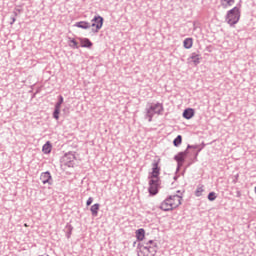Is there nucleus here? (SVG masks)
<instances>
[{
	"instance_id": "7c9ffc66",
	"label": "nucleus",
	"mask_w": 256,
	"mask_h": 256,
	"mask_svg": "<svg viewBox=\"0 0 256 256\" xmlns=\"http://www.w3.org/2000/svg\"><path fill=\"white\" fill-rule=\"evenodd\" d=\"M199 147H200L199 145L188 144L186 150H188V151H189V149H198L199 150Z\"/></svg>"
},
{
	"instance_id": "4468645a",
	"label": "nucleus",
	"mask_w": 256,
	"mask_h": 256,
	"mask_svg": "<svg viewBox=\"0 0 256 256\" xmlns=\"http://www.w3.org/2000/svg\"><path fill=\"white\" fill-rule=\"evenodd\" d=\"M182 117H184V119H193V117H195V109L193 108H186L183 111Z\"/></svg>"
},
{
	"instance_id": "72a5a7b5",
	"label": "nucleus",
	"mask_w": 256,
	"mask_h": 256,
	"mask_svg": "<svg viewBox=\"0 0 256 256\" xmlns=\"http://www.w3.org/2000/svg\"><path fill=\"white\" fill-rule=\"evenodd\" d=\"M16 21H17V19L15 18V16H11L10 25H13Z\"/></svg>"
},
{
	"instance_id": "c9c22d12",
	"label": "nucleus",
	"mask_w": 256,
	"mask_h": 256,
	"mask_svg": "<svg viewBox=\"0 0 256 256\" xmlns=\"http://www.w3.org/2000/svg\"><path fill=\"white\" fill-rule=\"evenodd\" d=\"M17 15H19L17 12H16V10L13 12V16L12 17H17Z\"/></svg>"
},
{
	"instance_id": "473e14b6",
	"label": "nucleus",
	"mask_w": 256,
	"mask_h": 256,
	"mask_svg": "<svg viewBox=\"0 0 256 256\" xmlns=\"http://www.w3.org/2000/svg\"><path fill=\"white\" fill-rule=\"evenodd\" d=\"M93 203V197H89L86 201V206L89 207Z\"/></svg>"
},
{
	"instance_id": "7ed1b4c3",
	"label": "nucleus",
	"mask_w": 256,
	"mask_h": 256,
	"mask_svg": "<svg viewBox=\"0 0 256 256\" xmlns=\"http://www.w3.org/2000/svg\"><path fill=\"white\" fill-rule=\"evenodd\" d=\"M161 178H149L148 192L151 197H155L159 193Z\"/></svg>"
},
{
	"instance_id": "b1692460",
	"label": "nucleus",
	"mask_w": 256,
	"mask_h": 256,
	"mask_svg": "<svg viewBox=\"0 0 256 256\" xmlns=\"http://www.w3.org/2000/svg\"><path fill=\"white\" fill-rule=\"evenodd\" d=\"M61 113V108L54 107L53 117L56 121H59V115Z\"/></svg>"
},
{
	"instance_id": "f03ea898",
	"label": "nucleus",
	"mask_w": 256,
	"mask_h": 256,
	"mask_svg": "<svg viewBox=\"0 0 256 256\" xmlns=\"http://www.w3.org/2000/svg\"><path fill=\"white\" fill-rule=\"evenodd\" d=\"M138 249L143 256H155L157 255V251L159 246L157 244H153V246H145V244H138Z\"/></svg>"
},
{
	"instance_id": "c85d7f7f",
	"label": "nucleus",
	"mask_w": 256,
	"mask_h": 256,
	"mask_svg": "<svg viewBox=\"0 0 256 256\" xmlns=\"http://www.w3.org/2000/svg\"><path fill=\"white\" fill-rule=\"evenodd\" d=\"M153 244H157V242H155V240H149L148 242L144 243L145 247H152Z\"/></svg>"
},
{
	"instance_id": "0eeeda50",
	"label": "nucleus",
	"mask_w": 256,
	"mask_h": 256,
	"mask_svg": "<svg viewBox=\"0 0 256 256\" xmlns=\"http://www.w3.org/2000/svg\"><path fill=\"white\" fill-rule=\"evenodd\" d=\"M40 181H42L43 185H53V177L51 176V172H43L40 175Z\"/></svg>"
},
{
	"instance_id": "412c9836",
	"label": "nucleus",
	"mask_w": 256,
	"mask_h": 256,
	"mask_svg": "<svg viewBox=\"0 0 256 256\" xmlns=\"http://www.w3.org/2000/svg\"><path fill=\"white\" fill-rule=\"evenodd\" d=\"M183 143V136L178 135L174 140H173V145L174 147H179Z\"/></svg>"
},
{
	"instance_id": "58836bf2",
	"label": "nucleus",
	"mask_w": 256,
	"mask_h": 256,
	"mask_svg": "<svg viewBox=\"0 0 256 256\" xmlns=\"http://www.w3.org/2000/svg\"><path fill=\"white\" fill-rule=\"evenodd\" d=\"M177 193H181V191L178 190Z\"/></svg>"
},
{
	"instance_id": "f257e3e1",
	"label": "nucleus",
	"mask_w": 256,
	"mask_h": 256,
	"mask_svg": "<svg viewBox=\"0 0 256 256\" xmlns=\"http://www.w3.org/2000/svg\"><path fill=\"white\" fill-rule=\"evenodd\" d=\"M239 19H241V11L239 10V7L232 8L225 16V21L230 27H235V25L239 23Z\"/></svg>"
},
{
	"instance_id": "4c0bfd02",
	"label": "nucleus",
	"mask_w": 256,
	"mask_h": 256,
	"mask_svg": "<svg viewBox=\"0 0 256 256\" xmlns=\"http://www.w3.org/2000/svg\"><path fill=\"white\" fill-rule=\"evenodd\" d=\"M177 178H178V177H177V176H175V177H174V180H175V181H177Z\"/></svg>"
},
{
	"instance_id": "a878e982",
	"label": "nucleus",
	"mask_w": 256,
	"mask_h": 256,
	"mask_svg": "<svg viewBox=\"0 0 256 256\" xmlns=\"http://www.w3.org/2000/svg\"><path fill=\"white\" fill-rule=\"evenodd\" d=\"M203 149H205V142H202L201 145H199V149L195 153V159H197L199 153H201V151H203Z\"/></svg>"
},
{
	"instance_id": "20e7f679",
	"label": "nucleus",
	"mask_w": 256,
	"mask_h": 256,
	"mask_svg": "<svg viewBox=\"0 0 256 256\" xmlns=\"http://www.w3.org/2000/svg\"><path fill=\"white\" fill-rule=\"evenodd\" d=\"M76 159L77 158L75 157V152H67L60 159V163L65 167H75Z\"/></svg>"
},
{
	"instance_id": "e433bc0d",
	"label": "nucleus",
	"mask_w": 256,
	"mask_h": 256,
	"mask_svg": "<svg viewBox=\"0 0 256 256\" xmlns=\"http://www.w3.org/2000/svg\"><path fill=\"white\" fill-rule=\"evenodd\" d=\"M16 13H21V9H16Z\"/></svg>"
},
{
	"instance_id": "5701e85b",
	"label": "nucleus",
	"mask_w": 256,
	"mask_h": 256,
	"mask_svg": "<svg viewBox=\"0 0 256 256\" xmlns=\"http://www.w3.org/2000/svg\"><path fill=\"white\" fill-rule=\"evenodd\" d=\"M203 185H199L197 186V189L195 191V196L196 197H201V195H203V191H205V189H203Z\"/></svg>"
},
{
	"instance_id": "1a4fd4ad",
	"label": "nucleus",
	"mask_w": 256,
	"mask_h": 256,
	"mask_svg": "<svg viewBox=\"0 0 256 256\" xmlns=\"http://www.w3.org/2000/svg\"><path fill=\"white\" fill-rule=\"evenodd\" d=\"M153 109L154 108L151 105H148L145 109V119H148L149 123H151V121H153V117L157 115V113Z\"/></svg>"
},
{
	"instance_id": "cd10ccee",
	"label": "nucleus",
	"mask_w": 256,
	"mask_h": 256,
	"mask_svg": "<svg viewBox=\"0 0 256 256\" xmlns=\"http://www.w3.org/2000/svg\"><path fill=\"white\" fill-rule=\"evenodd\" d=\"M70 43H72V45H70V47H72V49L79 48V44L77 43V40H75L74 38L70 40Z\"/></svg>"
},
{
	"instance_id": "2eb2a0df",
	"label": "nucleus",
	"mask_w": 256,
	"mask_h": 256,
	"mask_svg": "<svg viewBox=\"0 0 256 256\" xmlns=\"http://www.w3.org/2000/svg\"><path fill=\"white\" fill-rule=\"evenodd\" d=\"M191 59V61L194 63V65H199L201 63V55L197 52H193L188 60Z\"/></svg>"
},
{
	"instance_id": "4be33fe9",
	"label": "nucleus",
	"mask_w": 256,
	"mask_h": 256,
	"mask_svg": "<svg viewBox=\"0 0 256 256\" xmlns=\"http://www.w3.org/2000/svg\"><path fill=\"white\" fill-rule=\"evenodd\" d=\"M72 234H73V227L71 226V224H67L66 225V237L68 239H71Z\"/></svg>"
},
{
	"instance_id": "aec40b11",
	"label": "nucleus",
	"mask_w": 256,
	"mask_h": 256,
	"mask_svg": "<svg viewBox=\"0 0 256 256\" xmlns=\"http://www.w3.org/2000/svg\"><path fill=\"white\" fill-rule=\"evenodd\" d=\"M184 49H191L193 47V38H186L183 41Z\"/></svg>"
},
{
	"instance_id": "c756f323",
	"label": "nucleus",
	"mask_w": 256,
	"mask_h": 256,
	"mask_svg": "<svg viewBox=\"0 0 256 256\" xmlns=\"http://www.w3.org/2000/svg\"><path fill=\"white\" fill-rule=\"evenodd\" d=\"M222 3H226V5L231 7V5H233V3H235V0H222Z\"/></svg>"
},
{
	"instance_id": "6ab92c4d",
	"label": "nucleus",
	"mask_w": 256,
	"mask_h": 256,
	"mask_svg": "<svg viewBox=\"0 0 256 256\" xmlns=\"http://www.w3.org/2000/svg\"><path fill=\"white\" fill-rule=\"evenodd\" d=\"M136 239L137 241H143L145 239V229L140 228L136 230Z\"/></svg>"
},
{
	"instance_id": "9b49d317",
	"label": "nucleus",
	"mask_w": 256,
	"mask_h": 256,
	"mask_svg": "<svg viewBox=\"0 0 256 256\" xmlns=\"http://www.w3.org/2000/svg\"><path fill=\"white\" fill-rule=\"evenodd\" d=\"M78 41H80V47L85 49H91V47H93V42H91L89 38L78 37Z\"/></svg>"
},
{
	"instance_id": "f3484780",
	"label": "nucleus",
	"mask_w": 256,
	"mask_h": 256,
	"mask_svg": "<svg viewBox=\"0 0 256 256\" xmlns=\"http://www.w3.org/2000/svg\"><path fill=\"white\" fill-rule=\"evenodd\" d=\"M51 149H53V145L51 142L47 141L42 147V152L44 155H49V153H51Z\"/></svg>"
},
{
	"instance_id": "f8f14e48",
	"label": "nucleus",
	"mask_w": 256,
	"mask_h": 256,
	"mask_svg": "<svg viewBox=\"0 0 256 256\" xmlns=\"http://www.w3.org/2000/svg\"><path fill=\"white\" fill-rule=\"evenodd\" d=\"M189 155V150H185L183 152H179L177 155L174 156V161L185 163V159Z\"/></svg>"
},
{
	"instance_id": "39448f33",
	"label": "nucleus",
	"mask_w": 256,
	"mask_h": 256,
	"mask_svg": "<svg viewBox=\"0 0 256 256\" xmlns=\"http://www.w3.org/2000/svg\"><path fill=\"white\" fill-rule=\"evenodd\" d=\"M105 19L102 16L95 15L92 19V24H90V27L92 28V33H99L103 27Z\"/></svg>"
},
{
	"instance_id": "dca6fc26",
	"label": "nucleus",
	"mask_w": 256,
	"mask_h": 256,
	"mask_svg": "<svg viewBox=\"0 0 256 256\" xmlns=\"http://www.w3.org/2000/svg\"><path fill=\"white\" fill-rule=\"evenodd\" d=\"M74 27H78L79 29H91V23L87 21L76 22Z\"/></svg>"
},
{
	"instance_id": "bb28decb",
	"label": "nucleus",
	"mask_w": 256,
	"mask_h": 256,
	"mask_svg": "<svg viewBox=\"0 0 256 256\" xmlns=\"http://www.w3.org/2000/svg\"><path fill=\"white\" fill-rule=\"evenodd\" d=\"M217 199V194L215 192H210L208 194V201H215Z\"/></svg>"
},
{
	"instance_id": "2f4dec72",
	"label": "nucleus",
	"mask_w": 256,
	"mask_h": 256,
	"mask_svg": "<svg viewBox=\"0 0 256 256\" xmlns=\"http://www.w3.org/2000/svg\"><path fill=\"white\" fill-rule=\"evenodd\" d=\"M176 163H177L176 173H179L183 163H185V162H176Z\"/></svg>"
},
{
	"instance_id": "9d476101",
	"label": "nucleus",
	"mask_w": 256,
	"mask_h": 256,
	"mask_svg": "<svg viewBox=\"0 0 256 256\" xmlns=\"http://www.w3.org/2000/svg\"><path fill=\"white\" fill-rule=\"evenodd\" d=\"M168 197H169L170 203L172 205H175V206H173L174 209H177V207H179V205H181V201H183V197H181L178 194L172 195V196H168Z\"/></svg>"
},
{
	"instance_id": "423d86ee",
	"label": "nucleus",
	"mask_w": 256,
	"mask_h": 256,
	"mask_svg": "<svg viewBox=\"0 0 256 256\" xmlns=\"http://www.w3.org/2000/svg\"><path fill=\"white\" fill-rule=\"evenodd\" d=\"M161 167H159V160L152 163V172L148 176V179H161Z\"/></svg>"
},
{
	"instance_id": "ddd939ff",
	"label": "nucleus",
	"mask_w": 256,
	"mask_h": 256,
	"mask_svg": "<svg viewBox=\"0 0 256 256\" xmlns=\"http://www.w3.org/2000/svg\"><path fill=\"white\" fill-rule=\"evenodd\" d=\"M150 107H153L154 113L156 115H163V111H165V108L163 107V104L157 102L156 104H150Z\"/></svg>"
},
{
	"instance_id": "f704fd0d",
	"label": "nucleus",
	"mask_w": 256,
	"mask_h": 256,
	"mask_svg": "<svg viewBox=\"0 0 256 256\" xmlns=\"http://www.w3.org/2000/svg\"><path fill=\"white\" fill-rule=\"evenodd\" d=\"M236 197H241V191L236 192Z\"/></svg>"
},
{
	"instance_id": "a211bd4d",
	"label": "nucleus",
	"mask_w": 256,
	"mask_h": 256,
	"mask_svg": "<svg viewBox=\"0 0 256 256\" xmlns=\"http://www.w3.org/2000/svg\"><path fill=\"white\" fill-rule=\"evenodd\" d=\"M100 207H101V204L99 203L93 204L91 206L90 211H91L92 217H97V215H99Z\"/></svg>"
},
{
	"instance_id": "6e6552de",
	"label": "nucleus",
	"mask_w": 256,
	"mask_h": 256,
	"mask_svg": "<svg viewBox=\"0 0 256 256\" xmlns=\"http://www.w3.org/2000/svg\"><path fill=\"white\" fill-rule=\"evenodd\" d=\"M159 209H161L162 211H173V209H175V204L171 203V200L169 199V197H167L159 206Z\"/></svg>"
},
{
	"instance_id": "393cba45",
	"label": "nucleus",
	"mask_w": 256,
	"mask_h": 256,
	"mask_svg": "<svg viewBox=\"0 0 256 256\" xmlns=\"http://www.w3.org/2000/svg\"><path fill=\"white\" fill-rule=\"evenodd\" d=\"M63 101H64L63 96L59 95V96H58V101H57V103L55 104V107H56L57 109H61V105H63Z\"/></svg>"
}]
</instances>
